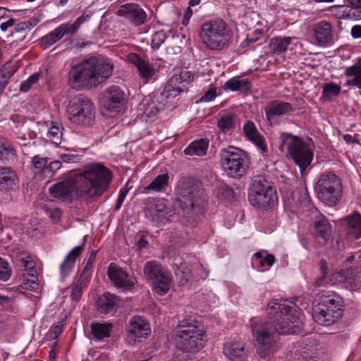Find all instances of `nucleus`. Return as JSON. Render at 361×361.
Returning <instances> with one entry per match:
<instances>
[{
    "mask_svg": "<svg viewBox=\"0 0 361 361\" xmlns=\"http://www.w3.org/2000/svg\"><path fill=\"white\" fill-rule=\"evenodd\" d=\"M111 180L112 173L108 168L102 163H92L86 165L72 179L54 184L49 188V192L55 198H62L75 190L78 197L95 200L108 190Z\"/></svg>",
    "mask_w": 361,
    "mask_h": 361,
    "instance_id": "1",
    "label": "nucleus"
},
{
    "mask_svg": "<svg viewBox=\"0 0 361 361\" xmlns=\"http://www.w3.org/2000/svg\"><path fill=\"white\" fill-rule=\"evenodd\" d=\"M113 69L111 62L91 57L71 67L68 83L75 90L94 88L112 74Z\"/></svg>",
    "mask_w": 361,
    "mask_h": 361,
    "instance_id": "2",
    "label": "nucleus"
},
{
    "mask_svg": "<svg viewBox=\"0 0 361 361\" xmlns=\"http://www.w3.org/2000/svg\"><path fill=\"white\" fill-rule=\"evenodd\" d=\"M204 190L194 178L183 180L177 189L175 207L185 224H192L203 214L205 209Z\"/></svg>",
    "mask_w": 361,
    "mask_h": 361,
    "instance_id": "3",
    "label": "nucleus"
},
{
    "mask_svg": "<svg viewBox=\"0 0 361 361\" xmlns=\"http://www.w3.org/2000/svg\"><path fill=\"white\" fill-rule=\"evenodd\" d=\"M172 338L177 349L183 353L195 354L201 350L206 343V332L199 322L185 317L178 322L172 331Z\"/></svg>",
    "mask_w": 361,
    "mask_h": 361,
    "instance_id": "4",
    "label": "nucleus"
},
{
    "mask_svg": "<svg viewBox=\"0 0 361 361\" xmlns=\"http://www.w3.org/2000/svg\"><path fill=\"white\" fill-rule=\"evenodd\" d=\"M267 316L271 321H275L277 336L297 334L300 332L302 322L299 312L295 306L279 303L276 300L269 302Z\"/></svg>",
    "mask_w": 361,
    "mask_h": 361,
    "instance_id": "5",
    "label": "nucleus"
},
{
    "mask_svg": "<svg viewBox=\"0 0 361 361\" xmlns=\"http://www.w3.org/2000/svg\"><path fill=\"white\" fill-rule=\"evenodd\" d=\"M200 37L207 48L220 51L231 42L233 32L224 20L215 19L202 25Z\"/></svg>",
    "mask_w": 361,
    "mask_h": 361,
    "instance_id": "6",
    "label": "nucleus"
},
{
    "mask_svg": "<svg viewBox=\"0 0 361 361\" xmlns=\"http://www.w3.org/2000/svg\"><path fill=\"white\" fill-rule=\"evenodd\" d=\"M275 321L258 320L252 322L251 331L257 341V351L261 358L265 359L276 350L278 336Z\"/></svg>",
    "mask_w": 361,
    "mask_h": 361,
    "instance_id": "7",
    "label": "nucleus"
},
{
    "mask_svg": "<svg viewBox=\"0 0 361 361\" xmlns=\"http://www.w3.org/2000/svg\"><path fill=\"white\" fill-rule=\"evenodd\" d=\"M280 140L279 149L283 152L286 145L290 157L303 173L313 159L314 154L310 146L300 137L287 133H282Z\"/></svg>",
    "mask_w": 361,
    "mask_h": 361,
    "instance_id": "8",
    "label": "nucleus"
},
{
    "mask_svg": "<svg viewBox=\"0 0 361 361\" xmlns=\"http://www.w3.org/2000/svg\"><path fill=\"white\" fill-rule=\"evenodd\" d=\"M66 112L72 123L81 126H91L95 118L92 102L83 94H78L69 101Z\"/></svg>",
    "mask_w": 361,
    "mask_h": 361,
    "instance_id": "9",
    "label": "nucleus"
},
{
    "mask_svg": "<svg viewBox=\"0 0 361 361\" xmlns=\"http://www.w3.org/2000/svg\"><path fill=\"white\" fill-rule=\"evenodd\" d=\"M315 190L321 201L328 206H334L341 198L343 186L337 175L331 171H326L320 175Z\"/></svg>",
    "mask_w": 361,
    "mask_h": 361,
    "instance_id": "10",
    "label": "nucleus"
},
{
    "mask_svg": "<svg viewBox=\"0 0 361 361\" xmlns=\"http://www.w3.org/2000/svg\"><path fill=\"white\" fill-rule=\"evenodd\" d=\"M220 155L222 167L229 176L239 178L246 173L250 161L245 152L231 146L222 149Z\"/></svg>",
    "mask_w": 361,
    "mask_h": 361,
    "instance_id": "11",
    "label": "nucleus"
},
{
    "mask_svg": "<svg viewBox=\"0 0 361 361\" xmlns=\"http://www.w3.org/2000/svg\"><path fill=\"white\" fill-rule=\"evenodd\" d=\"M277 200L276 191L267 180L257 178L252 181L248 192V200L252 206L268 209L273 207Z\"/></svg>",
    "mask_w": 361,
    "mask_h": 361,
    "instance_id": "12",
    "label": "nucleus"
},
{
    "mask_svg": "<svg viewBox=\"0 0 361 361\" xmlns=\"http://www.w3.org/2000/svg\"><path fill=\"white\" fill-rule=\"evenodd\" d=\"M151 333L148 322L140 316L131 317L126 325V336L128 344L133 345L142 338L147 337Z\"/></svg>",
    "mask_w": 361,
    "mask_h": 361,
    "instance_id": "13",
    "label": "nucleus"
},
{
    "mask_svg": "<svg viewBox=\"0 0 361 361\" xmlns=\"http://www.w3.org/2000/svg\"><path fill=\"white\" fill-rule=\"evenodd\" d=\"M125 94L118 86H112L104 93L102 105L110 113L117 114L121 111L125 102Z\"/></svg>",
    "mask_w": 361,
    "mask_h": 361,
    "instance_id": "14",
    "label": "nucleus"
},
{
    "mask_svg": "<svg viewBox=\"0 0 361 361\" xmlns=\"http://www.w3.org/2000/svg\"><path fill=\"white\" fill-rule=\"evenodd\" d=\"M116 14L128 20L135 26L144 24L147 18L145 11L136 4L121 5L116 11Z\"/></svg>",
    "mask_w": 361,
    "mask_h": 361,
    "instance_id": "15",
    "label": "nucleus"
},
{
    "mask_svg": "<svg viewBox=\"0 0 361 361\" xmlns=\"http://www.w3.org/2000/svg\"><path fill=\"white\" fill-rule=\"evenodd\" d=\"M342 315L343 310H333L324 306H322V307L315 306L312 317L317 324L329 326L336 323Z\"/></svg>",
    "mask_w": 361,
    "mask_h": 361,
    "instance_id": "16",
    "label": "nucleus"
},
{
    "mask_svg": "<svg viewBox=\"0 0 361 361\" xmlns=\"http://www.w3.org/2000/svg\"><path fill=\"white\" fill-rule=\"evenodd\" d=\"M128 60L137 68L140 78L145 83L154 79L157 70L152 64L142 59L138 54H130L128 56Z\"/></svg>",
    "mask_w": 361,
    "mask_h": 361,
    "instance_id": "17",
    "label": "nucleus"
},
{
    "mask_svg": "<svg viewBox=\"0 0 361 361\" xmlns=\"http://www.w3.org/2000/svg\"><path fill=\"white\" fill-rule=\"evenodd\" d=\"M107 276L110 281L118 288L131 290L133 286V282L128 278L126 272L116 264L111 263L107 269Z\"/></svg>",
    "mask_w": 361,
    "mask_h": 361,
    "instance_id": "18",
    "label": "nucleus"
},
{
    "mask_svg": "<svg viewBox=\"0 0 361 361\" xmlns=\"http://www.w3.org/2000/svg\"><path fill=\"white\" fill-rule=\"evenodd\" d=\"M293 110L290 103L279 100H274L269 102L264 109L267 118L269 121L276 116H283L293 111Z\"/></svg>",
    "mask_w": 361,
    "mask_h": 361,
    "instance_id": "19",
    "label": "nucleus"
},
{
    "mask_svg": "<svg viewBox=\"0 0 361 361\" xmlns=\"http://www.w3.org/2000/svg\"><path fill=\"white\" fill-rule=\"evenodd\" d=\"M319 302L316 305L317 307H327L330 310H343L344 302L339 295L334 292L322 291L319 294Z\"/></svg>",
    "mask_w": 361,
    "mask_h": 361,
    "instance_id": "20",
    "label": "nucleus"
},
{
    "mask_svg": "<svg viewBox=\"0 0 361 361\" xmlns=\"http://www.w3.org/2000/svg\"><path fill=\"white\" fill-rule=\"evenodd\" d=\"M186 82L183 80L181 75H174L168 81L161 93V97L166 99H173L184 91Z\"/></svg>",
    "mask_w": 361,
    "mask_h": 361,
    "instance_id": "21",
    "label": "nucleus"
},
{
    "mask_svg": "<svg viewBox=\"0 0 361 361\" xmlns=\"http://www.w3.org/2000/svg\"><path fill=\"white\" fill-rule=\"evenodd\" d=\"M120 299L108 292L101 295L97 300V310L101 314H107L118 305Z\"/></svg>",
    "mask_w": 361,
    "mask_h": 361,
    "instance_id": "22",
    "label": "nucleus"
},
{
    "mask_svg": "<svg viewBox=\"0 0 361 361\" xmlns=\"http://www.w3.org/2000/svg\"><path fill=\"white\" fill-rule=\"evenodd\" d=\"M224 353L231 361H243L245 357L244 345L240 342L224 344Z\"/></svg>",
    "mask_w": 361,
    "mask_h": 361,
    "instance_id": "23",
    "label": "nucleus"
},
{
    "mask_svg": "<svg viewBox=\"0 0 361 361\" xmlns=\"http://www.w3.org/2000/svg\"><path fill=\"white\" fill-rule=\"evenodd\" d=\"M83 250V245L77 246L72 249L66 255L63 262L60 266V272L63 278L68 275L77 257L81 254Z\"/></svg>",
    "mask_w": 361,
    "mask_h": 361,
    "instance_id": "24",
    "label": "nucleus"
},
{
    "mask_svg": "<svg viewBox=\"0 0 361 361\" xmlns=\"http://www.w3.org/2000/svg\"><path fill=\"white\" fill-rule=\"evenodd\" d=\"M159 105L160 103L158 102V99H156V96L148 95L140 102L138 109L142 111L147 117H151L159 112Z\"/></svg>",
    "mask_w": 361,
    "mask_h": 361,
    "instance_id": "25",
    "label": "nucleus"
},
{
    "mask_svg": "<svg viewBox=\"0 0 361 361\" xmlns=\"http://www.w3.org/2000/svg\"><path fill=\"white\" fill-rule=\"evenodd\" d=\"M16 151L7 139L0 137V161L13 162L17 160Z\"/></svg>",
    "mask_w": 361,
    "mask_h": 361,
    "instance_id": "26",
    "label": "nucleus"
},
{
    "mask_svg": "<svg viewBox=\"0 0 361 361\" xmlns=\"http://www.w3.org/2000/svg\"><path fill=\"white\" fill-rule=\"evenodd\" d=\"M331 25L326 21L318 23L314 27L315 38L319 44H327L331 39Z\"/></svg>",
    "mask_w": 361,
    "mask_h": 361,
    "instance_id": "27",
    "label": "nucleus"
},
{
    "mask_svg": "<svg viewBox=\"0 0 361 361\" xmlns=\"http://www.w3.org/2000/svg\"><path fill=\"white\" fill-rule=\"evenodd\" d=\"M345 75L348 77H354L346 81L348 86H355L361 90V58H359L355 64L345 69Z\"/></svg>",
    "mask_w": 361,
    "mask_h": 361,
    "instance_id": "28",
    "label": "nucleus"
},
{
    "mask_svg": "<svg viewBox=\"0 0 361 361\" xmlns=\"http://www.w3.org/2000/svg\"><path fill=\"white\" fill-rule=\"evenodd\" d=\"M112 329L113 324L109 322L102 324L98 322H93L90 324L91 333L94 338L97 341L110 337Z\"/></svg>",
    "mask_w": 361,
    "mask_h": 361,
    "instance_id": "29",
    "label": "nucleus"
},
{
    "mask_svg": "<svg viewBox=\"0 0 361 361\" xmlns=\"http://www.w3.org/2000/svg\"><path fill=\"white\" fill-rule=\"evenodd\" d=\"M151 283L155 292L160 295H164L169 290L171 287V279L170 274L166 271Z\"/></svg>",
    "mask_w": 361,
    "mask_h": 361,
    "instance_id": "30",
    "label": "nucleus"
},
{
    "mask_svg": "<svg viewBox=\"0 0 361 361\" xmlns=\"http://www.w3.org/2000/svg\"><path fill=\"white\" fill-rule=\"evenodd\" d=\"M347 236L352 240L361 238V215L357 212L348 219Z\"/></svg>",
    "mask_w": 361,
    "mask_h": 361,
    "instance_id": "31",
    "label": "nucleus"
},
{
    "mask_svg": "<svg viewBox=\"0 0 361 361\" xmlns=\"http://www.w3.org/2000/svg\"><path fill=\"white\" fill-rule=\"evenodd\" d=\"M314 234L317 238H321L326 243L331 233V226L324 218L317 219L314 222Z\"/></svg>",
    "mask_w": 361,
    "mask_h": 361,
    "instance_id": "32",
    "label": "nucleus"
},
{
    "mask_svg": "<svg viewBox=\"0 0 361 361\" xmlns=\"http://www.w3.org/2000/svg\"><path fill=\"white\" fill-rule=\"evenodd\" d=\"M17 177L15 173L8 166H0V186L8 190L16 184Z\"/></svg>",
    "mask_w": 361,
    "mask_h": 361,
    "instance_id": "33",
    "label": "nucleus"
},
{
    "mask_svg": "<svg viewBox=\"0 0 361 361\" xmlns=\"http://www.w3.org/2000/svg\"><path fill=\"white\" fill-rule=\"evenodd\" d=\"M61 167L60 161H54L49 163L47 162L45 166H41L39 169L36 170L33 173L35 176L42 178H50L59 171Z\"/></svg>",
    "mask_w": 361,
    "mask_h": 361,
    "instance_id": "34",
    "label": "nucleus"
},
{
    "mask_svg": "<svg viewBox=\"0 0 361 361\" xmlns=\"http://www.w3.org/2000/svg\"><path fill=\"white\" fill-rule=\"evenodd\" d=\"M166 271L159 263L154 261L147 262L143 268L144 276L150 283Z\"/></svg>",
    "mask_w": 361,
    "mask_h": 361,
    "instance_id": "35",
    "label": "nucleus"
},
{
    "mask_svg": "<svg viewBox=\"0 0 361 361\" xmlns=\"http://www.w3.org/2000/svg\"><path fill=\"white\" fill-rule=\"evenodd\" d=\"M225 88L231 91H239L247 92L250 90L251 84L247 79L240 78H233L226 82Z\"/></svg>",
    "mask_w": 361,
    "mask_h": 361,
    "instance_id": "36",
    "label": "nucleus"
},
{
    "mask_svg": "<svg viewBox=\"0 0 361 361\" xmlns=\"http://www.w3.org/2000/svg\"><path fill=\"white\" fill-rule=\"evenodd\" d=\"M16 71V66L11 61L6 63L0 69V94H2L9 79Z\"/></svg>",
    "mask_w": 361,
    "mask_h": 361,
    "instance_id": "37",
    "label": "nucleus"
},
{
    "mask_svg": "<svg viewBox=\"0 0 361 361\" xmlns=\"http://www.w3.org/2000/svg\"><path fill=\"white\" fill-rule=\"evenodd\" d=\"M293 38L290 37H276L271 38L269 42V48L274 54H281L286 51L288 46L292 42Z\"/></svg>",
    "mask_w": 361,
    "mask_h": 361,
    "instance_id": "38",
    "label": "nucleus"
},
{
    "mask_svg": "<svg viewBox=\"0 0 361 361\" xmlns=\"http://www.w3.org/2000/svg\"><path fill=\"white\" fill-rule=\"evenodd\" d=\"M150 214L152 216V221L156 224H159L167 219L169 211L164 202L158 201L157 203L154 204L153 208L150 211Z\"/></svg>",
    "mask_w": 361,
    "mask_h": 361,
    "instance_id": "39",
    "label": "nucleus"
},
{
    "mask_svg": "<svg viewBox=\"0 0 361 361\" xmlns=\"http://www.w3.org/2000/svg\"><path fill=\"white\" fill-rule=\"evenodd\" d=\"M208 147V142L203 139L192 142L188 147L184 149L186 155L203 156L206 154Z\"/></svg>",
    "mask_w": 361,
    "mask_h": 361,
    "instance_id": "40",
    "label": "nucleus"
},
{
    "mask_svg": "<svg viewBox=\"0 0 361 361\" xmlns=\"http://www.w3.org/2000/svg\"><path fill=\"white\" fill-rule=\"evenodd\" d=\"M169 176L167 173L157 176L147 186L144 188L145 192H161L168 185Z\"/></svg>",
    "mask_w": 361,
    "mask_h": 361,
    "instance_id": "41",
    "label": "nucleus"
},
{
    "mask_svg": "<svg viewBox=\"0 0 361 361\" xmlns=\"http://www.w3.org/2000/svg\"><path fill=\"white\" fill-rule=\"evenodd\" d=\"M235 116L232 114H224L217 121V126L221 133H226L235 128Z\"/></svg>",
    "mask_w": 361,
    "mask_h": 361,
    "instance_id": "42",
    "label": "nucleus"
},
{
    "mask_svg": "<svg viewBox=\"0 0 361 361\" xmlns=\"http://www.w3.org/2000/svg\"><path fill=\"white\" fill-rule=\"evenodd\" d=\"M62 38L58 27L40 39L41 47L46 49Z\"/></svg>",
    "mask_w": 361,
    "mask_h": 361,
    "instance_id": "43",
    "label": "nucleus"
},
{
    "mask_svg": "<svg viewBox=\"0 0 361 361\" xmlns=\"http://www.w3.org/2000/svg\"><path fill=\"white\" fill-rule=\"evenodd\" d=\"M341 86L333 82L326 84L322 91V97L326 100H331L341 92Z\"/></svg>",
    "mask_w": 361,
    "mask_h": 361,
    "instance_id": "44",
    "label": "nucleus"
},
{
    "mask_svg": "<svg viewBox=\"0 0 361 361\" xmlns=\"http://www.w3.org/2000/svg\"><path fill=\"white\" fill-rule=\"evenodd\" d=\"M354 269L348 268L346 269H342L339 271H337L336 275V279L340 282V283H351L353 281H355V274H354Z\"/></svg>",
    "mask_w": 361,
    "mask_h": 361,
    "instance_id": "45",
    "label": "nucleus"
},
{
    "mask_svg": "<svg viewBox=\"0 0 361 361\" xmlns=\"http://www.w3.org/2000/svg\"><path fill=\"white\" fill-rule=\"evenodd\" d=\"M243 133L245 136L250 140H253L261 134L258 132L255 123L251 121H247L243 126Z\"/></svg>",
    "mask_w": 361,
    "mask_h": 361,
    "instance_id": "46",
    "label": "nucleus"
},
{
    "mask_svg": "<svg viewBox=\"0 0 361 361\" xmlns=\"http://www.w3.org/2000/svg\"><path fill=\"white\" fill-rule=\"evenodd\" d=\"M97 252V250H92L90 252V255L89 256L87 262L84 267L82 272L81 273V274L80 276V281H82V280L86 281L87 279L90 276L91 269L92 267V264L96 258Z\"/></svg>",
    "mask_w": 361,
    "mask_h": 361,
    "instance_id": "47",
    "label": "nucleus"
},
{
    "mask_svg": "<svg viewBox=\"0 0 361 361\" xmlns=\"http://www.w3.org/2000/svg\"><path fill=\"white\" fill-rule=\"evenodd\" d=\"M85 280L80 281V278L79 277L77 283L74 284L71 288V298L72 300L77 302L80 299L82 295V289H83V283Z\"/></svg>",
    "mask_w": 361,
    "mask_h": 361,
    "instance_id": "48",
    "label": "nucleus"
},
{
    "mask_svg": "<svg viewBox=\"0 0 361 361\" xmlns=\"http://www.w3.org/2000/svg\"><path fill=\"white\" fill-rule=\"evenodd\" d=\"M48 137L56 145H59L62 139V129L60 126H52L48 132Z\"/></svg>",
    "mask_w": 361,
    "mask_h": 361,
    "instance_id": "49",
    "label": "nucleus"
},
{
    "mask_svg": "<svg viewBox=\"0 0 361 361\" xmlns=\"http://www.w3.org/2000/svg\"><path fill=\"white\" fill-rule=\"evenodd\" d=\"M166 37L167 35L163 30L154 32L152 36V48L154 50L158 49L160 47V46L164 42Z\"/></svg>",
    "mask_w": 361,
    "mask_h": 361,
    "instance_id": "50",
    "label": "nucleus"
},
{
    "mask_svg": "<svg viewBox=\"0 0 361 361\" xmlns=\"http://www.w3.org/2000/svg\"><path fill=\"white\" fill-rule=\"evenodd\" d=\"M11 269L8 262L0 257V281H6L11 276Z\"/></svg>",
    "mask_w": 361,
    "mask_h": 361,
    "instance_id": "51",
    "label": "nucleus"
},
{
    "mask_svg": "<svg viewBox=\"0 0 361 361\" xmlns=\"http://www.w3.org/2000/svg\"><path fill=\"white\" fill-rule=\"evenodd\" d=\"M39 78V73H34L31 75L26 80L22 82L20 90L21 92H27L32 85L35 84Z\"/></svg>",
    "mask_w": 361,
    "mask_h": 361,
    "instance_id": "52",
    "label": "nucleus"
},
{
    "mask_svg": "<svg viewBox=\"0 0 361 361\" xmlns=\"http://www.w3.org/2000/svg\"><path fill=\"white\" fill-rule=\"evenodd\" d=\"M59 32H61V35L63 37L65 35H73L79 29L78 25L75 24H62L58 27Z\"/></svg>",
    "mask_w": 361,
    "mask_h": 361,
    "instance_id": "53",
    "label": "nucleus"
},
{
    "mask_svg": "<svg viewBox=\"0 0 361 361\" xmlns=\"http://www.w3.org/2000/svg\"><path fill=\"white\" fill-rule=\"evenodd\" d=\"M48 162L47 157H42L39 155L34 156L30 161L31 169L32 173H34L36 170L39 169L41 166H45V164Z\"/></svg>",
    "mask_w": 361,
    "mask_h": 361,
    "instance_id": "54",
    "label": "nucleus"
},
{
    "mask_svg": "<svg viewBox=\"0 0 361 361\" xmlns=\"http://www.w3.org/2000/svg\"><path fill=\"white\" fill-rule=\"evenodd\" d=\"M319 269L321 271V276L319 277L315 281L316 286H319L321 285L322 282L326 279V274L328 273L329 267L327 262L325 259H322L319 261Z\"/></svg>",
    "mask_w": 361,
    "mask_h": 361,
    "instance_id": "55",
    "label": "nucleus"
},
{
    "mask_svg": "<svg viewBox=\"0 0 361 361\" xmlns=\"http://www.w3.org/2000/svg\"><path fill=\"white\" fill-rule=\"evenodd\" d=\"M250 141L253 142L263 154H266L268 152L267 145L262 135L257 137H254L253 140H250Z\"/></svg>",
    "mask_w": 361,
    "mask_h": 361,
    "instance_id": "56",
    "label": "nucleus"
},
{
    "mask_svg": "<svg viewBox=\"0 0 361 361\" xmlns=\"http://www.w3.org/2000/svg\"><path fill=\"white\" fill-rule=\"evenodd\" d=\"M216 97V87H212L206 91L203 96L200 99V102H208L215 99Z\"/></svg>",
    "mask_w": 361,
    "mask_h": 361,
    "instance_id": "57",
    "label": "nucleus"
},
{
    "mask_svg": "<svg viewBox=\"0 0 361 361\" xmlns=\"http://www.w3.org/2000/svg\"><path fill=\"white\" fill-rule=\"evenodd\" d=\"M13 302V299L8 295L0 293V306L3 308H9Z\"/></svg>",
    "mask_w": 361,
    "mask_h": 361,
    "instance_id": "58",
    "label": "nucleus"
},
{
    "mask_svg": "<svg viewBox=\"0 0 361 361\" xmlns=\"http://www.w3.org/2000/svg\"><path fill=\"white\" fill-rule=\"evenodd\" d=\"M128 191L126 190H121L119 192L118 197L116 201V204L115 206V210H119L122 206V204L126 197Z\"/></svg>",
    "mask_w": 361,
    "mask_h": 361,
    "instance_id": "59",
    "label": "nucleus"
},
{
    "mask_svg": "<svg viewBox=\"0 0 361 361\" xmlns=\"http://www.w3.org/2000/svg\"><path fill=\"white\" fill-rule=\"evenodd\" d=\"M61 216V211L60 209L55 208L54 209L50 210L49 217L53 222H57Z\"/></svg>",
    "mask_w": 361,
    "mask_h": 361,
    "instance_id": "60",
    "label": "nucleus"
},
{
    "mask_svg": "<svg viewBox=\"0 0 361 361\" xmlns=\"http://www.w3.org/2000/svg\"><path fill=\"white\" fill-rule=\"evenodd\" d=\"M61 160L66 163L75 162L78 159V156L75 154H63L60 155Z\"/></svg>",
    "mask_w": 361,
    "mask_h": 361,
    "instance_id": "61",
    "label": "nucleus"
},
{
    "mask_svg": "<svg viewBox=\"0 0 361 361\" xmlns=\"http://www.w3.org/2000/svg\"><path fill=\"white\" fill-rule=\"evenodd\" d=\"M275 262V257L272 254H267L264 259L260 261V265L262 267L266 263L269 267L272 266Z\"/></svg>",
    "mask_w": 361,
    "mask_h": 361,
    "instance_id": "62",
    "label": "nucleus"
},
{
    "mask_svg": "<svg viewBox=\"0 0 361 361\" xmlns=\"http://www.w3.org/2000/svg\"><path fill=\"white\" fill-rule=\"evenodd\" d=\"M351 35L353 38L361 37V25H357L352 27Z\"/></svg>",
    "mask_w": 361,
    "mask_h": 361,
    "instance_id": "63",
    "label": "nucleus"
},
{
    "mask_svg": "<svg viewBox=\"0 0 361 361\" xmlns=\"http://www.w3.org/2000/svg\"><path fill=\"white\" fill-rule=\"evenodd\" d=\"M22 264L25 271H33L35 269V263L32 261L22 259Z\"/></svg>",
    "mask_w": 361,
    "mask_h": 361,
    "instance_id": "64",
    "label": "nucleus"
}]
</instances>
